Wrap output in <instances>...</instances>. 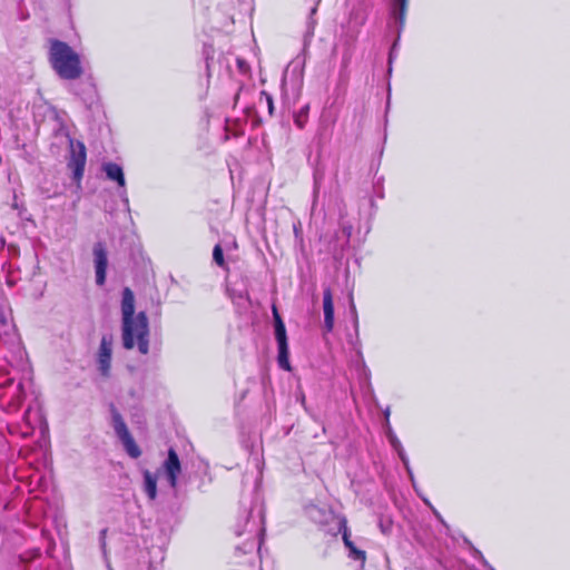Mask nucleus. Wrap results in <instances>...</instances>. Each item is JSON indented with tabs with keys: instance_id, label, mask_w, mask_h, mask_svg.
<instances>
[{
	"instance_id": "ddd939ff",
	"label": "nucleus",
	"mask_w": 570,
	"mask_h": 570,
	"mask_svg": "<svg viewBox=\"0 0 570 570\" xmlns=\"http://www.w3.org/2000/svg\"><path fill=\"white\" fill-rule=\"evenodd\" d=\"M393 12L401 26H404L407 12L409 0H392Z\"/></svg>"
},
{
	"instance_id": "39448f33",
	"label": "nucleus",
	"mask_w": 570,
	"mask_h": 570,
	"mask_svg": "<svg viewBox=\"0 0 570 570\" xmlns=\"http://www.w3.org/2000/svg\"><path fill=\"white\" fill-rule=\"evenodd\" d=\"M70 149L71 150H70V158L68 160V168L72 171V179L77 184H80V181L83 177L86 161H87L86 146L82 141H77V142L71 141Z\"/></svg>"
},
{
	"instance_id": "4468645a",
	"label": "nucleus",
	"mask_w": 570,
	"mask_h": 570,
	"mask_svg": "<svg viewBox=\"0 0 570 570\" xmlns=\"http://www.w3.org/2000/svg\"><path fill=\"white\" fill-rule=\"evenodd\" d=\"M308 111L309 105H305L294 115V122L299 128L303 129L308 120Z\"/></svg>"
},
{
	"instance_id": "f257e3e1",
	"label": "nucleus",
	"mask_w": 570,
	"mask_h": 570,
	"mask_svg": "<svg viewBox=\"0 0 570 570\" xmlns=\"http://www.w3.org/2000/svg\"><path fill=\"white\" fill-rule=\"evenodd\" d=\"M121 340L126 350L137 346L140 354L149 352V322L146 312L135 314V295L125 287L121 298Z\"/></svg>"
},
{
	"instance_id": "2eb2a0df",
	"label": "nucleus",
	"mask_w": 570,
	"mask_h": 570,
	"mask_svg": "<svg viewBox=\"0 0 570 570\" xmlns=\"http://www.w3.org/2000/svg\"><path fill=\"white\" fill-rule=\"evenodd\" d=\"M213 259L219 267H225V259L223 248L219 244H217L213 249Z\"/></svg>"
},
{
	"instance_id": "f03ea898",
	"label": "nucleus",
	"mask_w": 570,
	"mask_h": 570,
	"mask_svg": "<svg viewBox=\"0 0 570 570\" xmlns=\"http://www.w3.org/2000/svg\"><path fill=\"white\" fill-rule=\"evenodd\" d=\"M49 62L61 79L75 80L82 75L79 55L65 41L50 40Z\"/></svg>"
},
{
	"instance_id": "423d86ee",
	"label": "nucleus",
	"mask_w": 570,
	"mask_h": 570,
	"mask_svg": "<svg viewBox=\"0 0 570 570\" xmlns=\"http://www.w3.org/2000/svg\"><path fill=\"white\" fill-rule=\"evenodd\" d=\"M163 469L170 488L176 489L178 485V476L181 472V463L174 448L168 450L167 459L163 463Z\"/></svg>"
},
{
	"instance_id": "9b49d317",
	"label": "nucleus",
	"mask_w": 570,
	"mask_h": 570,
	"mask_svg": "<svg viewBox=\"0 0 570 570\" xmlns=\"http://www.w3.org/2000/svg\"><path fill=\"white\" fill-rule=\"evenodd\" d=\"M144 476V492L150 501L157 498V476L149 470L142 472Z\"/></svg>"
},
{
	"instance_id": "6e6552de",
	"label": "nucleus",
	"mask_w": 570,
	"mask_h": 570,
	"mask_svg": "<svg viewBox=\"0 0 570 570\" xmlns=\"http://www.w3.org/2000/svg\"><path fill=\"white\" fill-rule=\"evenodd\" d=\"M112 354L111 336H102L98 351V367L102 376H109Z\"/></svg>"
},
{
	"instance_id": "f8f14e48",
	"label": "nucleus",
	"mask_w": 570,
	"mask_h": 570,
	"mask_svg": "<svg viewBox=\"0 0 570 570\" xmlns=\"http://www.w3.org/2000/svg\"><path fill=\"white\" fill-rule=\"evenodd\" d=\"M104 170L110 180L118 183L120 187L125 186V176L122 168L116 163H107L104 165Z\"/></svg>"
},
{
	"instance_id": "7ed1b4c3",
	"label": "nucleus",
	"mask_w": 570,
	"mask_h": 570,
	"mask_svg": "<svg viewBox=\"0 0 570 570\" xmlns=\"http://www.w3.org/2000/svg\"><path fill=\"white\" fill-rule=\"evenodd\" d=\"M272 312H273V318H274L275 338H276L277 345H278L277 363L281 368L289 372V371H292V366L289 363V351H288L286 327H285L282 316L278 313V309L275 305H273Z\"/></svg>"
},
{
	"instance_id": "dca6fc26",
	"label": "nucleus",
	"mask_w": 570,
	"mask_h": 570,
	"mask_svg": "<svg viewBox=\"0 0 570 570\" xmlns=\"http://www.w3.org/2000/svg\"><path fill=\"white\" fill-rule=\"evenodd\" d=\"M263 100L266 102L268 107V112L272 116L274 112L273 97L267 91L263 90L259 94V101L262 102Z\"/></svg>"
},
{
	"instance_id": "9d476101",
	"label": "nucleus",
	"mask_w": 570,
	"mask_h": 570,
	"mask_svg": "<svg viewBox=\"0 0 570 570\" xmlns=\"http://www.w3.org/2000/svg\"><path fill=\"white\" fill-rule=\"evenodd\" d=\"M340 532L342 533V539L344 542V546L348 549L350 556L357 561H365L366 559V552L364 550L357 549L353 541L350 538V531L347 528V521L343 517L340 521Z\"/></svg>"
},
{
	"instance_id": "f3484780",
	"label": "nucleus",
	"mask_w": 570,
	"mask_h": 570,
	"mask_svg": "<svg viewBox=\"0 0 570 570\" xmlns=\"http://www.w3.org/2000/svg\"><path fill=\"white\" fill-rule=\"evenodd\" d=\"M107 531H108L107 529H104V530L100 531V538H101V540L104 542H105V539H106V535H107Z\"/></svg>"
},
{
	"instance_id": "20e7f679",
	"label": "nucleus",
	"mask_w": 570,
	"mask_h": 570,
	"mask_svg": "<svg viewBox=\"0 0 570 570\" xmlns=\"http://www.w3.org/2000/svg\"><path fill=\"white\" fill-rule=\"evenodd\" d=\"M111 414L115 432L121 441L125 451L130 458L138 459L141 455V450L130 434L121 414L116 410L115 406L111 407Z\"/></svg>"
},
{
	"instance_id": "1a4fd4ad",
	"label": "nucleus",
	"mask_w": 570,
	"mask_h": 570,
	"mask_svg": "<svg viewBox=\"0 0 570 570\" xmlns=\"http://www.w3.org/2000/svg\"><path fill=\"white\" fill-rule=\"evenodd\" d=\"M324 330L330 333L334 328V303L331 287H325L323 292Z\"/></svg>"
},
{
	"instance_id": "0eeeda50",
	"label": "nucleus",
	"mask_w": 570,
	"mask_h": 570,
	"mask_svg": "<svg viewBox=\"0 0 570 570\" xmlns=\"http://www.w3.org/2000/svg\"><path fill=\"white\" fill-rule=\"evenodd\" d=\"M96 283L102 286L106 283V273L108 267L107 250L104 243L98 242L94 246Z\"/></svg>"
}]
</instances>
